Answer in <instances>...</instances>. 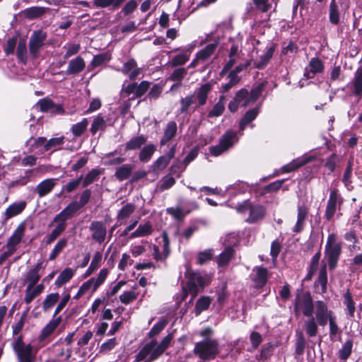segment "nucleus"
Instances as JSON below:
<instances>
[{
  "label": "nucleus",
  "mask_w": 362,
  "mask_h": 362,
  "mask_svg": "<svg viewBox=\"0 0 362 362\" xmlns=\"http://www.w3.org/2000/svg\"><path fill=\"white\" fill-rule=\"evenodd\" d=\"M59 295L57 293H50L47 296L42 303V308L44 311H47L59 300Z\"/></svg>",
  "instance_id": "obj_58"
},
{
  "label": "nucleus",
  "mask_w": 362,
  "mask_h": 362,
  "mask_svg": "<svg viewBox=\"0 0 362 362\" xmlns=\"http://www.w3.org/2000/svg\"><path fill=\"white\" fill-rule=\"evenodd\" d=\"M12 347L16 354L18 362H34L35 354L30 344H25L22 337H17L13 342Z\"/></svg>",
  "instance_id": "obj_5"
},
{
  "label": "nucleus",
  "mask_w": 362,
  "mask_h": 362,
  "mask_svg": "<svg viewBox=\"0 0 362 362\" xmlns=\"http://www.w3.org/2000/svg\"><path fill=\"white\" fill-rule=\"evenodd\" d=\"M218 44V38L215 39L212 43L208 44L204 48L197 52V59L202 62L207 60L214 53Z\"/></svg>",
  "instance_id": "obj_30"
},
{
  "label": "nucleus",
  "mask_w": 362,
  "mask_h": 362,
  "mask_svg": "<svg viewBox=\"0 0 362 362\" xmlns=\"http://www.w3.org/2000/svg\"><path fill=\"white\" fill-rule=\"evenodd\" d=\"M268 280V270L262 267H257L253 269L252 281L256 288H263Z\"/></svg>",
  "instance_id": "obj_19"
},
{
  "label": "nucleus",
  "mask_w": 362,
  "mask_h": 362,
  "mask_svg": "<svg viewBox=\"0 0 362 362\" xmlns=\"http://www.w3.org/2000/svg\"><path fill=\"white\" fill-rule=\"evenodd\" d=\"M90 183V173H88L83 179L82 176L76 180H74L67 183L64 189L67 192H71L76 189L81 184L83 187H87Z\"/></svg>",
  "instance_id": "obj_32"
},
{
  "label": "nucleus",
  "mask_w": 362,
  "mask_h": 362,
  "mask_svg": "<svg viewBox=\"0 0 362 362\" xmlns=\"http://www.w3.org/2000/svg\"><path fill=\"white\" fill-rule=\"evenodd\" d=\"M343 198L337 189H332L327 202L325 218L327 221H332L334 216L341 209Z\"/></svg>",
  "instance_id": "obj_8"
},
{
  "label": "nucleus",
  "mask_w": 362,
  "mask_h": 362,
  "mask_svg": "<svg viewBox=\"0 0 362 362\" xmlns=\"http://www.w3.org/2000/svg\"><path fill=\"white\" fill-rule=\"evenodd\" d=\"M341 253V243L337 240L336 235L334 233L329 234L325 247V257L330 271L335 269L337 267Z\"/></svg>",
  "instance_id": "obj_1"
},
{
  "label": "nucleus",
  "mask_w": 362,
  "mask_h": 362,
  "mask_svg": "<svg viewBox=\"0 0 362 362\" xmlns=\"http://www.w3.org/2000/svg\"><path fill=\"white\" fill-rule=\"evenodd\" d=\"M211 89L212 86L210 83H206L201 86L197 92L198 105L194 108V110H197L198 107L203 106L206 104L208 95L211 92Z\"/></svg>",
  "instance_id": "obj_31"
},
{
  "label": "nucleus",
  "mask_w": 362,
  "mask_h": 362,
  "mask_svg": "<svg viewBox=\"0 0 362 362\" xmlns=\"http://www.w3.org/2000/svg\"><path fill=\"white\" fill-rule=\"evenodd\" d=\"M237 243V240L233 243V245H226L223 251L218 255L217 264L220 267L227 265L230 259L233 257L235 250L233 246Z\"/></svg>",
  "instance_id": "obj_29"
},
{
  "label": "nucleus",
  "mask_w": 362,
  "mask_h": 362,
  "mask_svg": "<svg viewBox=\"0 0 362 362\" xmlns=\"http://www.w3.org/2000/svg\"><path fill=\"white\" fill-rule=\"evenodd\" d=\"M161 355L157 347V341L152 339L141 348L136 354L134 362H152Z\"/></svg>",
  "instance_id": "obj_6"
},
{
  "label": "nucleus",
  "mask_w": 362,
  "mask_h": 362,
  "mask_svg": "<svg viewBox=\"0 0 362 362\" xmlns=\"http://www.w3.org/2000/svg\"><path fill=\"white\" fill-rule=\"evenodd\" d=\"M259 112L257 107L248 110L240 119V129L243 130L247 124L252 122L257 117Z\"/></svg>",
  "instance_id": "obj_39"
},
{
  "label": "nucleus",
  "mask_w": 362,
  "mask_h": 362,
  "mask_svg": "<svg viewBox=\"0 0 362 362\" xmlns=\"http://www.w3.org/2000/svg\"><path fill=\"white\" fill-rule=\"evenodd\" d=\"M85 67V62L81 57H77L69 62L67 73L70 74H77L81 71Z\"/></svg>",
  "instance_id": "obj_42"
},
{
  "label": "nucleus",
  "mask_w": 362,
  "mask_h": 362,
  "mask_svg": "<svg viewBox=\"0 0 362 362\" xmlns=\"http://www.w3.org/2000/svg\"><path fill=\"white\" fill-rule=\"evenodd\" d=\"M211 298L209 296H202L196 302L194 313L196 316L199 315L203 311L207 310L211 303Z\"/></svg>",
  "instance_id": "obj_44"
},
{
  "label": "nucleus",
  "mask_w": 362,
  "mask_h": 362,
  "mask_svg": "<svg viewBox=\"0 0 362 362\" xmlns=\"http://www.w3.org/2000/svg\"><path fill=\"white\" fill-rule=\"evenodd\" d=\"M121 72L124 75L129 74L130 80H135L140 74L141 69L137 67V64L134 59H130L124 64Z\"/></svg>",
  "instance_id": "obj_24"
},
{
  "label": "nucleus",
  "mask_w": 362,
  "mask_h": 362,
  "mask_svg": "<svg viewBox=\"0 0 362 362\" xmlns=\"http://www.w3.org/2000/svg\"><path fill=\"white\" fill-rule=\"evenodd\" d=\"M146 137H133L127 143L125 150H135L139 148L145 142Z\"/></svg>",
  "instance_id": "obj_63"
},
{
  "label": "nucleus",
  "mask_w": 362,
  "mask_h": 362,
  "mask_svg": "<svg viewBox=\"0 0 362 362\" xmlns=\"http://www.w3.org/2000/svg\"><path fill=\"white\" fill-rule=\"evenodd\" d=\"M153 232V227L150 222H146L144 224H140L139 227L132 233L129 235V239H134L140 237H145L151 235Z\"/></svg>",
  "instance_id": "obj_37"
},
{
  "label": "nucleus",
  "mask_w": 362,
  "mask_h": 362,
  "mask_svg": "<svg viewBox=\"0 0 362 362\" xmlns=\"http://www.w3.org/2000/svg\"><path fill=\"white\" fill-rule=\"evenodd\" d=\"M151 82L147 81H143L139 84L136 82L129 83L125 88H123L127 96L134 93V96L131 99L139 98L142 97L149 89Z\"/></svg>",
  "instance_id": "obj_14"
},
{
  "label": "nucleus",
  "mask_w": 362,
  "mask_h": 362,
  "mask_svg": "<svg viewBox=\"0 0 362 362\" xmlns=\"http://www.w3.org/2000/svg\"><path fill=\"white\" fill-rule=\"evenodd\" d=\"M125 0H94V5L100 8L112 6L111 9L115 10L120 7Z\"/></svg>",
  "instance_id": "obj_47"
},
{
  "label": "nucleus",
  "mask_w": 362,
  "mask_h": 362,
  "mask_svg": "<svg viewBox=\"0 0 362 362\" xmlns=\"http://www.w3.org/2000/svg\"><path fill=\"white\" fill-rule=\"evenodd\" d=\"M131 173L132 169L130 166L128 165H123L117 170L115 176L118 180L122 181L129 178Z\"/></svg>",
  "instance_id": "obj_64"
},
{
  "label": "nucleus",
  "mask_w": 362,
  "mask_h": 362,
  "mask_svg": "<svg viewBox=\"0 0 362 362\" xmlns=\"http://www.w3.org/2000/svg\"><path fill=\"white\" fill-rule=\"evenodd\" d=\"M327 266L324 264L321 267L317 278L314 283V286L317 293L324 294L327 291Z\"/></svg>",
  "instance_id": "obj_22"
},
{
  "label": "nucleus",
  "mask_w": 362,
  "mask_h": 362,
  "mask_svg": "<svg viewBox=\"0 0 362 362\" xmlns=\"http://www.w3.org/2000/svg\"><path fill=\"white\" fill-rule=\"evenodd\" d=\"M285 180H278L269 185L264 186L261 192V194L264 195L268 193H272L278 191L281 187Z\"/></svg>",
  "instance_id": "obj_57"
},
{
  "label": "nucleus",
  "mask_w": 362,
  "mask_h": 362,
  "mask_svg": "<svg viewBox=\"0 0 362 362\" xmlns=\"http://www.w3.org/2000/svg\"><path fill=\"white\" fill-rule=\"evenodd\" d=\"M54 222L57 224L51 233L47 236L46 240L47 245H49L53 243L66 229V223H64L62 221H57Z\"/></svg>",
  "instance_id": "obj_40"
},
{
  "label": "nucleus",
  "mask_w": 362,
  "mask_h": 362,
  "mask_svg": "<svg viewBox=\"0 0 362 362\" xmlns=\"http://www.w3.org/2000/svg\"><path fill=\"white\" fill-rule=\"evenodd\" d=\"M106 127V123L102 114H99L92 122V135L99 130H103Z\"/></svg>",
  "instance_id": "obj_61"
},
{
  "label": "nucleus",
  "mask_w": 362,
  "mask_h": 362,
  "mask_svg": "<svg viewBox=\"0 0 362 362\" xmlns=\"http://www.w3.org/2000/svg\"><path fill=\"white\" fill-rule=\"evenodd\" d=\"M258 185V183L249 184L247 182L239 180L233 185H228L226 189V192L230 197H233L238 194L245 193L249 189L257 187Z\"/></svg>",
  "instance_id": "obj_17"
},
{
  "label": "nucleus",
  "mask_w": 362,
  "mask_h": 362,
  "mask_svg": "<svg viewBox=\"0 0 362 362\" xmlns=\"http://www.w3.org/2000/svg\"><path fill=\"white\" fill-rule=\"evenodd\" d=\"M187 274L188 276L187 288L192 297H194L200 288H203L209 284V278L206 274L199 272L187 271Z\"/></svg>",
  "instance_id": "obj_4"
},
{
  "label": "nucleus",
  "mask_w": 362,
  "mask_h": 362,
  "mask_svg": "<svg viewBox=\"0 0 362 362\" xmlns=\"http://www.w3.org/2000/svg\"><path fill=\"white\" fill-rule=\"evenodd\" d=\"M61 320V317H57L54 319H52L42 329L38 338L39 342L42 344V346L46 345L49 341L48 338L59 326Z\"/></svg>",
  "instance_id": "obj_18"
},
{
  "label": "nucleus",
  "mask_w": 362,
  "mask_h": 362,
  "mask_svg": "<svg viewBox=\"0 0 362 362\" xmlns=\"http://www.w3.org/2000/svg\"><path fill=\"white\" fill-rule=\"evenodd\" d=\"M339 11L335 0H332L329 9V20L333 25H338L339 23Z\"/></svg>",
  "instance_id": "obj_46"
},
{
  "label": "nucleus",
  "mask_w": 362,
  "mask_h": 362,
  "mask_svg": "<svg viewBox=\"0 0 362 362\" xmlns=\"http://www.w3.org/2000/svg\"><path fill=\"white\" fill-rule=\"evenodd\" d=\"M173 137H163L160 141L161 146L168 145L170 147L169 151L164 156H160L154 163L155 168L158 170L165 168L169 163L171 158L174 157L176 144L173 141Z\"/></svg>",
  "instance_id": "obj_11"
},
{
  "label": "nucleus",
  "mask_w": 362,
  "mask_h": 362,
  "mask_svg": "<svg viewBox=\"0 0 362 362\" xmlns=\"http://www.w3.org/2000/svg\"><path fill=\"white\" fill-rule=\"evenodd\" d=\"M343 297L344 304L346 305L347 310V316L349 318H352L354 316L356 307L349 289H348L347 291L344 293Z\"/></svg>",
  "instance_id": "obj_45"
},
{
  "label": "nucleus",
  "mask_w": 362,
  "mask_h": 362,
  "mask_svg": "<svg viewBox=\"0 0 362 362\" xmlns=\"http://www.w3.org/2000/svg\"><path fill=\"white\" fill-rule=\"evenodd\" d=\"M235 209L239 214L249 213V216L246 218V221L249 223H254L262 219L265 214V209L262 205L253 203L249 199L238 204Z\"/></svg>",
  "instance_id": "obj_3"
},
{
  "label": "nucleus",
  "mask_w": 362,
  "mask_h": 362,
  "mask_svg": "<svg viewBox=\"0 0 362 362\" xmlns=\"http://www.w3.org/2000/svg\"><path fill=\"white\" fill-rule=\"evenodd\" d=\"M64 137H52L46 142V137H31L28 143H30L33 149L40 152L46 151H56L62 144Z\"/></svg>",
  "instance_id": "obj_7"
},
{
  "label": "nucleus",
  "mask_w": 362,
  "mask_h": 362,
  "mask_svg": "<svg viewBox=\"0 0 362 362\" xmlns=\"http://www.w3.org/2000/svg\"><path fill=\"white\" fill-rule=\"evenodd\" d=\"M25 206L26 202L25 201H21L11 204L5 211V220H8L12 217L20 214L25 209Z\"/></svg>",
  "instance_id": "obj_33"
},
{
  "label": "nucleus",
  "mask_w": 362,
  "mask_h": 362,
  "mask_svg": "<svg viewBox=\"0 0 362 362\" xmlns=\"http://www.w3.org/2000/svg\"><path fill=\"white\" fill-rule=\"evenodd\" d=\"M47 33L42 30L34 31L29 40V50L30 54L36 58L39 52L45 45Z\"/></svg>",
  "instance_id": "obj_13"
},
{
  "label": "nucleus",
  "mask_w": 362,
  "mask_h": 362,
  "mask_svg": "<svg viewBox=\"0 0 362 362\" xmlns=\"http://www.w3.org/2000/svg\"><path fill=\"white\" fill-rule=\"evenodd\" d=\"M353 93L355 96H362V67L358 68L355 72L353 81Z\"/></svg>",
  "instance_id": "obj_41"
},
{
  "label": "nucleus",
  "mask_w": 362,
  "mask_h": 362,
  "mask_svg": "<svg viewBox=\"0 0 362 362\" xmlns=\"http://www.w3.org/2000/svg\"><path fill=\"white\" fill-rule=\"evenodd\" d=\"M81 208L78 205V202L75 201L70 203L64 210L57 214L53 221H62L66 223V221L70 218Z\"/></svg>",
  "instance_id": "obj_26"
},
{
  "label": "nucleus",
  "mask_w": 362,
  "mask_h": 362,
  "mask_svg": "<svg viewBox=\"0 0 362 362\" xmlns=\"http://www.w3.org/2000/svg\"><path fill=\"white\" fill-rule=\"evenodd\" d=\"M111 59L110 54L107 52L101 53L93 57L92 59V69L108 62Z\"/></svg>",
  "instance_id": "obj_59"
},
{
  "label": "nucleus",
  "mask_w": 362,
  "mask_h": 362,
  "mask_svg": "<svg viewBox=\"0 0 362 362\" xmlns=\"http://www.w3.org/2000/svg\"><path fill=\"white\" fill-rule=\"evenodd\" d=\"M109 271L107 269H103L100 271L96 279L92 278V293L96 291L105 281Z\"/></svg>",
  "instance_id": "obj_51"
},
{
  "label": "nucleus",
  "mask_w": 362,
  "mask_h": 362,
  "mask_svg": "<svg viewBox=\"0 0 362 362\" xmlns=\"http://www.w3.org/2000/svg\"><path fill=\"white\" fill-rule=\"evenodd\" d=\"M25 234V226L21 223L14 230L12 235L9 238L6 247H9L13 250H16V246L21 243Z\"/></svg>",
  "instance_id": "obj_25"
},
{
  "label": "nucleus",
  "mask_w": 362,
  "mask_h": 362,
  "mask_svg": "<svg viewBox=\"0 0 362 362\" xmlns=\"http://www.w3.org/2000/svg\"><path fill=\"white\" fill-rule=\"evenodd\" d=\"M162 248L163 252L162 253L160 252L159 247L154 245H153V255L154 257V259L156 260H163L168 257L170 252V240L168 234L164 232L162 234Z\"/></svg>",
  "instance_id": "obj_20"
},
{
  "label": "nucleus",
  "mask_w": 362,
  "mask_h": 362,
  "mask_svg": "<svg viewBox=\"0 0 362 362\" xmlns=\"http://www.w3.org/2000/svg\"><path fill=\"white\" fill-rule=\"evenodd\" d=\"M17 56L19 60L24 64L28 60L27 46L24 40L20 41L17 47Z\"/></svg>",
  "instance_id": "obj_62"
},
{
  "label": "nucleus",
  "mask_w": 362,
  "mask_h": 362,
  "mask_svg": "<svg viewBox=\"0 0 362 362\" xmlns=\"http://www.w3.org/2000/svg\"><path fill=\"white\" fill-rule=\"evenodd\" d=\"M135 206L133 204H127L118 211L117 218L119 225L125 224L127 219L133 214Z\"/></svg>",
  "instance_id": "obj_36"
},
{
  "label": "nucleus",
  "mask_w": 362,
  "mask_h": 362,
  "mask_svg": "<svg viewBox=\"0 0 362 362\" xmlns=\"http://www.w3.org/2000/svg\"><path fill=\"white\" fill-rule=\"evenodd\" d=\"M308 319L304 322V329L306 334L309 337H314L317 335L318 332V323L315 320V317L312 315L311 317H307Z\"/></svg>",
  "instance_id": "obj_38"
},
{
  "label": "nucleus",
  "mask_w": 362,
  "mask_h": 362,
  "mask_svg": "<svg viewBox=\"0 0 362 362\" xmlns=\"http://www.w3.org/2000/svg\"><path fill=\"white\" fill-rule=\"evenodd\" d=\"M228 78L229 79V81L221 86V91L223 93L228 92L233 87L238 84L241 80V77L232 70L229 71Z\"/></svg>",
  "instance_id": "obj_43"
},
{
  "label": "nucleus",
  "mask_w": 362,
  "mask_h": 362,
  "mask_svg": "<svg viewBox=\"0 0 362 362\" xmlns=\"http://www.w3.org/2000/svg\"><path fill=\"white\" fill-rule=\"evenodd\" d=\"M316 158V156L305 153L302 157L297 158L291 160L289 163L283 165L279 170H276L273 175L269 177L279 175L280 173H288L293 172L301 166Z\"/></svg>",
  "instance_id": "obj_10"
},
{
  "label": "nucleus",
  "mask_w": 362,
  "mask_h": 362,
  "mask_svg": "<svg viewBox=\"0 0 362 362\" xmlns=\"http://www.w3.org/2000/svg\"><path fill=\"white\" fill-rule=\"evenodd\" d=\"M107 231L103 223H92V238L99 243L104 242Z\"/></svg>",
  "instance_id": "obj_34"
},
{
  "label": "nucleus",
  "mask_w": 362,
  "mask_h": 362,
  "mask_svg": "<svg viewBox=\"0 0 362 362\" xmlns=\"http://www.w3.org/2000/svg\"><path fill=\"white\" fill-rule=\"evenodd\" d=\"M250 340L252 344L251 349H247L250 352L257 349L263 341L262 336L257 332L252 331L250 334Z\"/></svg>",
  "instance_id": "obj_60"
},
{
  "label": "nucleus",
  "mask_w": 362,
  "mask_h": 362,
  "mask_svg": "<svg viewBox=\"0 0 362 362\" xmlns=\"http://www.w3.org/2000/svg\"><path fill=\"white\" fill-rule=\"evenodd\" d=\"M43 284L28 285L25 288V295L24 301L26 304H30L37 296H38L44 290Z\"/></svg>",
  "instance_id": "obj_28"
},
{
  "label": "nucleus",
  "mask_w": 362,
  "mask_h": 362,
  "mask_svg": "<svg viewBox=\"0 0 362 362\" xmlns=\"http://www.w3.org/2000/svg\"><path fill=\"white\" fill-rule=\"evenodd\" d=\"M66 245L67 240L66 238L59 240L52 250L49 259L51 261L54 260L56 257L64 250Z\"/></svg>",
  "instance_id": "obj_54"
},
{
  "label": "nucleus",
  "mask_w": 362,
  "mask_h": 362,
  "mask_svg": "<svg viewBox=\"0 0 362 362\" xmlns=\"http://www.w3.org/2000/svg\"><path fill=\"white\" fill-rule=\"evenodd\" d=\"M56 185V179H46L36 186L35 192L38 194L39 197H43L51 192Z\"/></svg>",
  "instance_id": "obj_27"
},
{
  "label": "nucleus",
  "mask_w": 362,
  "mask_h": 362,
  "mask_svg": "<svg viewBox=\"0 0 362 362\" xmlns=\"http://www.w3.org/2000/svg\"><path fill=\"white\" fill-rule=\"evenodd\" d=\"M193 351L203 361L213 360L219 352L218 341L216 339L205 338L195 344Z\"/></svg>",
  "instance_id": "obj_2"
},
{
  "label": "nucleus",
  "mask_w": 362,
  "mask_h": 362,
  "mask_svg": "<svg viewBox=\"0 0 362 362\" xmlns=\"http://www.w3.org/2000/svg\"><path fill=\"white\" fill-rule=\"evenodd\" d=\"M43 268V261L40 260L38 262L30 269H29L25 274V281L28 285H36L40 279V272Z\"/></svg>",
  "instance_id": "obj_23"
},
{
  "label": "nucleus",
  "mask_w": 362,
  "mask_h": 362,
  "mask_svg": "<svg viewBox=\"0 0 362 362\" xmlns=\"http://www.w3.org/2000/svg\"><path fill=\"white\" fill-rule=\"evenodd\" d=\"M156 151V146L153 144H148L145 146L140 151L139 160L143 163L148 162L152 157Z\"/></svg>",
  "instance_id": "obj_49"
},
{
  "label": "nucleus",
  "mask_w": 362,
  "mask_h": 362,
  "mask_svg": "<svg viewBox=\"0 0 362 362\" xmlns=\"http://www.w3.org/2000/svg\"><path fill=\"white\" fill-rule=\"evenodd\" d=\"M194 103V95L190 94L180 100V107L179 109L180 114H187L190 106Z\"/></svg>",
  "instance_id": "obj_50"
},
{
  "label": "nucleus",
  "mask_w": 362,
  "mask_h": 362,
  "mask_svg": "<svg viewBox=\"0 0 362 362\" xmlns=\"http://www.w3.org/2000/svg\"><path fill=\"white\" fill-rule=\"evenodd\" d=\"M315 320L319 326L325 327L327 322L332 317L335 316L334 312L328 309L327 304L322 300H317L315 303Z\"/></svg>",
  "instance_id": "obj_12"
},
{
  "label": "nucleus",
  "mask_w": 362,
  "mask_h": 362,
  "mask_svg": "<svg viewBox=\"0 0 362 362\" xmlns=\"http://www.w3.org/2000/svg\"><path fill=\"white\" fill-rule=\"evenodd\" d=\"M276 49V44L273 43L266 51L265 54L260 57V60L255 62L254 66L258 69H263L272 59Z\"/></svg>",
  "instance_id": "obj_35"
},
{
  "label": "nucleus",
  "mask_w": 362,
  "mask_h": 362,
  "mask_svg": "<svg viewBox=\"0 0 362 362\" xmlns=\"http://www.w3.org/2000/svg\"><path fill=\"white\" fill-rule=\"evenodd\" d=\"M353 347L351 339L346 340L339 351V358L341 360H346L351 355Z\"/></svg>",
  "instance_id": "obj_52"
},
{
  "label": "nucleus",
  "mask_w": 362,
  "mask_h": 362,
  "mask_svg": "<svg viewBox=\"0 0 362 362\" xmlns=\"http://www.w3.org/2000/svg\"><path fill=\"white\" fill-rule=\"evenodd\" d=\"M74 271L71 268H66L63 270L56 279L55 284L58 286L68 282L73 276Z\"/></svg>",
  "instance_id": "obj_53"
},
{
  "label": "nucleus",
  "mask_w": 362,
  "mask_h": 362,
  "mask_svg": "<svg viewBox=\"0 0 362 362\" xmlns=\"http://www.w3.org/2000/svg\"><path fill=\"white\" fill-rule=\"evenodd\" d=\"M40 110L44 112H49L52 115H63L64 110L62 105L54 103L51 99L45 98L40 99L37 105Z\"/></svg>",
  "instance_id": "obj_15"
},
{
  "label": "nucleus",
  "mask_w": 362,
  "mask_h": 362,
  "mask_svg": "<svg viewBox=\"0 0 362 362\" xmlns=\"http://www.w3.org/2000/svg\"><path fill=\"white\" fill-rule=\"evenodd\" d=\"M352 165H353V159L350 158L348 160L347 165L345 168L343 177L342 182L344 185L349 189V186L351 185V175H352Z\"/></svg>",
  "instance_id": "obj_56"
},
{
  "label": "nucleus",
  "mask_w": 362,
  "mask_h": 362,
  "mask_svg": "<svg viewBox=\"0 0 362 362\" xmlns=\"http://www.w3.org/2000/svg\"><path fill=\"white\" fill-rule=\"evenodd\" d=\"M308 67L315 75L322 73L325 69L324 64L319 57L311 58L309 62Z\"/></svg>",
  "instance_id": "obj_48"
},
{
  "label": "nucleus",
  "mask_w": 362,
  "mask_h": 362,
  "mask_svg": "<svg viewBox=\"0 0 362 362\" xmlns=\"http://www.w3.org/2000/svg\"><path fill=\"white\" fill-rule=\"evenodd\" d=\"M274 346L271 342L264 344L261 349V351L259 356H257V358L259 361H266L273 354Z\"/></svg>",
  "instance_id": "obj_55"
},
{
  "label": "nucleus",
  "mask_w": 362,
  "mask_h": 362,
  "mask_svg": "<svg viewBox=\"0 0 362 362\" xmlns=\"http://www.w3.org/2000/svg\"><path fill=\"white\" fill-rule=\"evenodd\" d=\"M301 310L305 317H311L313 315V300L309 293H298L295 299L294 311L296 313Z\"/></svg>",
  "instance_id": "obj_9"
},
{
  "label": "nucleus",
  "mask_w": 362,
  "mask_h": 362,
  "mask_svg": "<svg viewBox=\"0 0 362 362\" xmlns=\"http://www.w3.org/2000/svg\"><path fill=\"white\" fill-rule=\"evenodd\" d=\"M238 137H221L218 144L209 148L211 155L218 156L238 142Z\"/></svg>",
  "instance_id": "obj_16"
},
{
  "label": "nucleus",
  "mask_w": 362,
  "mask_h": 362,
  "mask_svg": "<svg viewBox=\"0 0 362 362\" xmlns=\"http://www.w3.org/2000/svg\"><path fill=\"white\" fill-rule=\"evenodd\" d=\"M268 84L267 81H263L259 83L256 86L253 87L250 93L248 92V98L242 103V106L247 107L251 104L255 103L257 99L261 96L264 88Z\"/></svg>",
  "instance_id": "obj_21"
}]
</instances>
